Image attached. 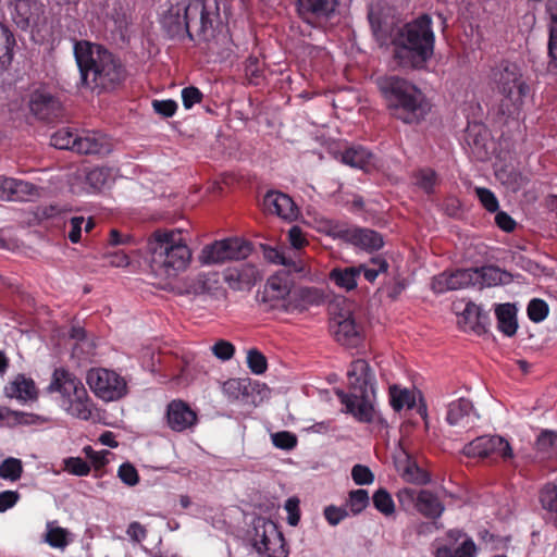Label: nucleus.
<instances>
[{
	"label": "nucleus",
	"mask_w": 557,
	"mask_h": 557,
	"mask_svg": "<svg viewBox=\"0 0 557 557\" xmlns=\"http://www.w3.org/2000/svg\"><path fill=\"white\" fill-rule=\"evenodd\" d=\"M471 286L492 287L499 284H508L511 275L497 267L487 265L476 269H468Z\"/></svg>",
	"instance_id": "nucleus-24"
},
{
	"label": "nucleus",
	"mask_w": 557,
	"mask_h": 557,
	"mask_svg": "<svg viewBox=\"0 0 557 557\" xmlns=\"http://www.w3.org/2000/svg\"><path fill=\"white\" fill-rule=\"evenodd\" d=\"M471 286V278L468 269L443 272L435 275L431 282V288L436 294H444L449 290L462 289Z\"/></svg>",
	"instance_id": "nucleus-22"
},
{
	"label": "nucleus",
	"mask_w": 557,
	"mask_h": 557,
	"mask_svg": "<svg viewBox=\"0 0 557 557\" xmlns=\"http://www.w3.org/2000/svg\"><path fill=\"white\" fill-rule=\"evenodd\" d=\"M15 45V38L11 29L0 23V70H4L11 64Z\"/></svg>",
	"instance_id": "nucleus-37"
},
{
	"label": "nucleus",
	"mask_w": 557,
	"mask_h": 557,
	"mask_svg": "<svg viewBox=\"0 0 557 557\" xmlns=\"http://www.w3.org/2000/svg\"><path fill=\"white\" fill-rule=\"evenodd\" d=\"M153 110L164 116L170 117L173 116L177 110V103L174 100H153L152 102Z\"/></svg>",
	"instance_id": "nucleus-64"
},
{
	"label": "nucleus",
	"mask_w": 557,
	"mask_h": 557,
	"mask_svg": "<svg viewBox=\"0 0 557 557\" xmlns=\"http://www.w3.org/2000/svg\"><path fill=\"white\" fill-rule=\"evenodd\" d=\"M321 231L333 237H344L363 249H380L383 246L382 236L369 228H344L337 222L325 220Z\"/></svg>",
	"instance_id": "nucleus-14"
},
{
	"label": "nucleus",
	"mask_w": 557,
	"mask_h": 557,
	"mask_svg": "<svg viewBox=\"0 0 557 557\" xmlns=\"http://www.w3.org/2000/svg\"><path fill=\"white\" fill-rule=\"evenodd\" d=\"M372 153L363 147L348 148L342 154V162L356 169L366 170L372 163Z\"/></svg>",
	"instance_id": "nucleus-38"
},
{
	"label": "nucleus",
	"mask_w": 557,
	"mask_h": 557,
	"mask_svg": "<svg viewBox=\"0 0 557 557\" xmlns=\"http://www.w3.org/2000/svg\"><path fill=\"white\" fill-rule=\"evenodd\" d=\"M264 257L274 264H281L288 269L289 272L298 273L302 276L307 275V264L300 259H294L286 255L284 249L274 247L263 248Z\"/></svg>",
	"instance_id": "nucleus-30"
},
{
	"label": "nucleus",
	"mask_w": 557,
	"mask_h": 557,
	"mask_svg": "<svg viewBox=\"0 0 557 557\" xmlns=\"http://www.w3.org/2000/svg\"><path fill=\"white\" fill-rule=\"evenodd\" d=\"M399 475L409 483L425 484L429 482L426 473L413 461L407 453L401 451L395 459Z\"/></svg>",
	"instance_id": "nucleus-28"
},
{
	"label": "nucleus",
	"mask_w": 557,
	"mask_h": 557,
	"mask_svg": "<svg viewBox=\"0 0 557 557\" xmlns=\"http://www.w3.org/2000/svg\"><path fill=\"white\" fill-rule=\"evenodd\" d=\"M445 507L440 498L431 491H419L418 508L417 510L426 518H440Z\"/></svg>",
	"instance_id": "nucleus-33"
},
{
	"label": "nucleus",
	"mask_w": 557,
	"mask_h": 557,
	"mask_svg": "<svg viewBox=\"0 0 557 557\" xmlns=\"http://www.w3.org/2000/svg\"><path fill=\"white\" fill-rule=\"evenodd\" d=\"M15 12L14 16L15 23L21 27H25L29 24V21L33 16L30 11V2L29 0H17L15 2Z\"/></svg>",
	"instance_id": "nucleus-58"
},
{
	"label": "nucleus",
	"mask_w": 557,
	"mask_h": 557,
	"mask_svg": "<svg viewBox=\"0 0 557 557\" xmlns=\"http://www.w3.org/2000/svg\"><path fill=\"white\" fill-rule=\"evenodd\" d=\"M344 307L332 310L330 329L335 339L347 347H357L363 338V330L356 321L350 308L344 302Z\"/></svg>",
	"instance_id": "nucleus-13"
},
{
	"label": "nucleus",
	"mask_w": 557,
	"mask_h": 557,
	"mask_svg": "<svg viewBox=\"0 0 557 557\" xmlns=\"http://www.w3.org/2000/svg\"><path fill=\"white\" fill-rule=\"evenodd\" d=\"M208 290L207 274L198 273L194 276H188L186 280V287L182 293L199 295Z\"/></svg>",
	"instance_id": "nucleus-51"
},
{
	"label": "nucleus",
	"mask_w": 557,
	"mask_h": 557,
	"mask_svg": "<svg viewBox=\"0 0 557 557\" xmlns=\"http://www.w3.org/2000/svg\"><path fill=\"white\" fill-rule=\"evenodd\" d=\"M250 252L251 247L247 242L238 237H230L205 246L200 251L199 262L203 265L219 264L245 259Z\"/></svg>",
	"instance_id": "nucleus-11"
},
{
	"label": "nucleus",
	"mask_w": 557,
	"mask_h": 557,
	"mask_svg": "<svg viewBox=\"0 0 557 557\" xmlns=\"http://www.w3.org/2000/svg\"><path fill=\"white\" fill-rule=\"evenodd\" d=\"M116 173L111 168H92L83 175L84 182H79L81 176L71 184L72 191L75 194H91L102 190L111 186L114 182Z\"/></svg>",
	"instance_id": "nucleus-16"
},
{
	"label": "nucleus",
	"mask_w": 557,
	"mask_h": 557,
	"mask_svg": "<svg viewBox=\"0 0 557 557\" xmlns=\"http://www.w3.org/2000/svg\"><path fill=\"white\" fill-rule=\"evenodd\" d=\"M298 13L302 20L313 24L318 18L330 17L337 7V0H298Z\"/></svg>",
	"instance_id": "nucleus-23"
},
{
	"label": "nucleus",
	"mask_w": 557,
	"mask_h": 557,
	"mask_svg": "<svg viewBox=\"0 0 557 557\" xmlns=\"http://www.w3.org/2000/svg\"><path fill=\"white\" fill-rule=\"evenodd\" d=\"M475 194L482 206L490 212H496L498 209V200L494 193L484 187L475 188Z\"/></svg>",
	"instance_id": "nucleus-60"
},
{
	"label": "nucleus",
	"mask_w": 557,
	"mask_h": 557,
	"mask_svg": "<svg viewBox=\"0 0 557 557\" xmlns=\"http://www.w3.org/2000/svg\"><path fill=\"white\" fill-rule=\"evenodd\" d=\"M50 393L58 394L59 406L70 416L87 421L91 418L95 405L83 382L65 369H55L48 386Z\"/></svg>",
	"instance_id": "nucleus-8"
},
{
	"label": "nucleus",
	"mask_w": 557,
	"mask_h": 557,
	"mask_svg": "<svg viewBox=\"0 0 557 557\" xmlns=\"http://www.w3.org/2000/svg\"><path fill=\"white\" fill-rule=\"evenodd\" d=\"M369 503L370 497L366 490H354L348 494L345 508H347L349 515L357 516L368 507Z\"/></svg>",
	"instance_id": "nucleus-40"
},
{
	"label": "nucleus",
	"mask_w": 557,
	"mask_h": 557,
	"mask_svg": "<svg viewBox=\"0 0 557 557\" xmlns=\"http://www.w3.org/2000/svg\"><path fill=\"white\" fill-rule=\"evenodd\" d=\"M4 200L9 201H29L39 196V191L32 183L8 177Z\"/></svg>",
	"instance_id": "nucleus-31"
},
{
	"label": "nucleus",
	"mask_w": 557,
	"mask_h": 557,
	"mask_svg": "<svg viewBox=\"0 0 557 557\" xmlns=\"http://www.w3.org/2000/svg\"><path fill=\"white\" fill-rule=\"evenodd\" d=\"M222 392L228 401H238L248 395L247 380L230 379L222 384Z\"/></svg>",
	"instance_id": "nucleus-39"
},
{
	"label": "nucleus",
	"mask_w": 557,
	"mask_h": 557,
	"mask_svg": "<svg viewBox=\"0 0 557 557\" xmlns=\"http://www.w3.org/2000/svg\"><path fill=\"white\" fill-rule=\"evenodd\" d=\"M548 314V306L542 299H532L528 306V315L533 322H542Z\"/></svg>",
	"instance_id": "nucleus-54"
},
{
	"label": "nucleus",
	"mask_w": 557,
	"mask_h": 557,
	"mask_svg": "<svg viewBox=\"0 0 557 557\" xmlns=\"http://www.w3.org/2000/svg\"><path fill=\"white\" fill-rule=\"evenodd\" d=\"M218 5L214 0H165L158 10V20L172 38L188 37L198 42L214 38Z\"/></svg>",
	"instance_id": "nucleus-1"
},
{
	"label": "nucleus",
	"mask_w": 557,
	"mask_h": 557,
	"mask_svg": "<svg viewBox=\"0 0 557 557\" xmlns=\"http://www.w3.org/2000/svg\"><path fill=\"white\" fill-rule=\"evenodd\" d=\"M463 454L469 457H487L492 455L504 459L512 457V450L508 442L497 435L476 437L463 447Z\"/></svg>",
	"instance_id": "nucleus-15"
},
{
	"label": "nucleus",
	"mask_w": 557,
	"mask_h": 557,
	"mask_svg": "<svg viewBox=\"0 0 557 557\" xmlns=\"http://www.w3.org/2000/svg\"><path fill=\"white\" fill-rule=\"evenodd\" d=\"M391 404L397 411H400L405 408L411 409L416 405V397L408 389H400L396 386H393L391 387Z\"/></svg>",
	"instance_id": "nucleus-42"
},
{
	"label": "nucleus",
	"mask_w": 557,
	"mask_h": 557,
	"mask_svg": "<svg viewBox=\"0 0 557 557\" xmlns=\"http://www.w3.org/2000/svg\"><path fill=\"white\" fill-rule=\"evenodd\" d=\"M152 272L161 278L172 280L185 272L191 262V250L181 230L154 231L148 239Z\"/></svg>",
	"instance_id": "nucleus-2"
},
{
	"label": "nucleus",
	"mask_w": 557,
	"mask_h": 557,
	"mask_svg": "<svg viewBox=\"0 0 557 557\" xmlns=\"http://www.w3.org/2000/svg\"><path fill=\"white\" fill-rule=\"evenodd\" d=\"M272 444L283 450H292L297 446V436L288 431H280L271 434Z\"/></svg>",
	"instance_id": "nucleus-48"
},
{
	"label": "nucleus",
	"mask_w": 557,
	"mask_h": 557,
	"mask_svg": "<svg viewBox=\"0 0 557 557\" xmlns=\"http://www.w3.org/2000/svg\"><path fill=\"white\" fill-rule=\"evenodd\" d=\"M536 445L539 450L546 453L549 457L557 455V432H542L537 437Z\"/></svg>",
	"instance_id": "nucleus-47"
},
{
	"label": "nucleus",
	"mask_w": 557,
	"mask_h": 557,
	"mask_svg": "<svg viewBox=\"0 0 557 557\" xmlns=\"http://www.w3.org/2000/svg\"><path fill=\"white\" fill-rule=\"evenodd\" d=\"M476 419L478 414L470 400L459 398L448 405L446 420L450 425L469 428Z\"/></svg>",
	"instance_id": "nucleus-25"
},
{
	"label": "nucleus",
	"mask_w": 557,
	"mask_h": 557,
	"mask_svg": "<svg viewBox=\"0 0 557 557\" xmlns=\"http://www.w3.org/2000/svg\"><path fill=\"white\" fill-rule=\"evenodd\" d=\"M376 84L394 116L403 122L419 123L430 113V101L412 83L398 76H382Z\"/></svg>",
	"instance_id": "nucleus-5"
},
{
	"label": "nucleus",
	"mask_w": 557,
	"mask_h": 557,
	"mask_svg": "<svg viewBox=\"0 0 557 557\" xmlns=\"http://www.w3.org/2000/svg\"><path fill=\"white\" fill-rule=\"evenodd\" d=\"M166 421L171 430L183 432L196 425L197 414L183 400H173L168 405Z\"/></svg>",
	"instance_id": "nucleus-21"
},
{
	"label": "nucleus",
	"mask_w": 557,
	"mask_h": 557,
	"mask_svg": "<svg viewBox=\"0 0 557 557\" xmlns=\"http://www.w3.org/2000/svg\"><path fill=\"white\" fill-rule=\"evenodd\" d=\"M86 381L94 394L104 401L117 400L127 393L125 379L113 370L104 368L90 369Z\"/></svg>",
	"instance_id": "nucleus-12"
},
{
	"label": "nucleus",
	"mask_w": 557,
	"mask_h": 557,
	"mask_svg": "<svg viewBox=\"0 0 557 557\" xmlns=\"http://www.w3.org/2000/svg\"><path fill=\"white\" fill-rule=\"evenodd\" d=\"M491 79L500 96V113L509 117H518L530 94V86L521 66L515 62H502L493 69Z\"/></svg>",
	"instance_id": "nucleus-7"
},
{
	"label": "nucleus",
	"mask_w": 557,
	"mask_h": 557,
	"mask_svg": "<svg viewBox=\"0 0 557 557\" xmlns=\"http://www.w3.org/2000/svg\"><path fill=\"white\" fill-rule=\"evenodd\" d=\"M92 13L99 20L106 22L107 20L116 18L117 0H92Z\"/></svg>",
	"instance_id": "nucleus-45"
},
{
	"label": "nucleus",
	"mask_w": 557,
	"mask_h": 557,
	"mask_svg": "<svg viewBox=\"0 0 557 557\" xmlns=\"http://www.w3.org/2000/svg\"><path fill=\"white\" fill-rule=\"evenodd\" d=\"M498 330L507 336H512L517 332L518 323L516 309L510 304H503L495 310Z\"/></svg>",
	"instance_id": "nucleus-36"
},
{
	"label": "nucleus",
	"mask_w": 557,
	"mask_h": 557,
	"mask_svg": "<svg viewBox=\"0 0 557 557\" xmlns=\"http://www.w3.org/2000/svg\"><path fill=\"white\" fill-rule=\"evenodd\" d=\"M293 281L284 271L269 277L265 284V297L272 301V307L287 312V304L294 295Z\"/></svg>",
	"instance_id": "nucleus-17"
},
{
	"label": "nucleus",
	"mask_w": 557,
	"mask_h": 557,
	"mask_svg": "<svg viewBox=\"0 0 557 557\" xmlns=\"http://www.w3.org/2000/svg\"><path fill=\"white\" fill-rule=\"evenodd\" d=\"M436 174L432 170H421L417 175V185L425 193H432L436 185Z\"/></svg>",
	"instance_id": "nucleus-62"
},
{
	"label": "nucleus",
	"mask_w": 557,
	"mask_h": 557,
	"mask_svg": "<svg viewBox=\"0 0 557 557\" xmlns=\"http://www.w3.org/2000/svg\"><path fill=\"white\" fill-rule=\"evenodd\" d=\"M48 419L35 413L11 410L0 406V425L14 428L16 425L42 424Z\"/></svg>",
	"instance_id": "nucleus-29"
},
{
	"label": "nucleus",
	"mask_w": 557,
	"mask_h": 557,
	"mask_svg": "<svg viewBox=\"0 0 557 557\" xmlns=\"http://www.w3.org/2000/svg\"><path fill=\"white\" fill-rule=\"evenodd\" d=\"M42 541L52 548L63 550L71 543L72 539L67 529L58 525L57 521H48Z\"/></svg>",
	"instance_id": "nucleus-34"
},
{
	"label": "nucleus",
	"mask_w": 557,
	"mask_h": 557,
	"mask_svg": "<svg viewBox=\"0 0 557 557\" xmlns=\"http://www.w3.org/2000/svg\"><path fill=\"white\" fill-rule=\"evenodd\" d=\"M323 515L327 523L335 527L346 519L349 516V512L345 507L330 505L324 508Z\"/></svg>",
	"instance_id": "nucleus-57"
},
{
	"label": "nucleus",
	"mask_w": 557,
	"mask_h": 557,
	"mask_svg": "<svg viewBox=\"0 0 557 557\" xmlns=\"http://www.w3.org/2000/svg\"><path fill=\"white\" fill-rule=\"evenodd\" d=\"M549 39H548V55L557 67V5L549 4Z\"/></svg>",
	"instance_id": "nucleus-46"
},
{
	"label": "nucleus",
	"mask_w": 557,
	"mask_h": 557,
	"mask_svg": "<svg viewBox=\"0 0 557 557\" xmlns=\"http://www.w3.org/2000/svg\"><path fill=\"white\" fill-rule=\"evenodd\" d=\"M64 470L70 474L77 476L88 475L90 466L81 457H69L63 460Z\"/></svg>",
	"instance_id": "nucleus-49"
},
{
	"label": "nucleus",
	"mask_w": 557,
	"mask_h": 557,
	"mask_svg": "<svg viewBox=\"0 0 557 557\" xmlns=\"http://www.w3.org/2000/svg\"><path fill=\"white\" fill-rule=\"evenodd\" d=\"M212 354L220 360H230L235 352V347L231 342L220 339L211 347Z\"/></svg>",
	"instance_id": "nucleus-61"
},
{
	"label": "nucleus",
	"mask_w": 557,
	"mask_h": 557,
	"mask_svg": "<svg viewBox=\"0 0 557 557\" xmlns=\"http://www.w3.org/2000/svg\"><path fill=\"white\" fill-rule=\"evenodd\" d=\"M372 502L374 508L385 517H391L395 513L394 499L385 488H379L373 494Z\"/></svg>",
	"instance_id": "nucleus-43"
},
{
	"label": "nucleus",
	"mask_w": 557,
	"mask_h": 557,
	"mask_svg": "<svg viewBox=\"0 0 557 557\" xmlns=\"http://www.w3.org/2000/svg\"><path fill=\"white\" fill-rule=\"evenodd\" d=\"M284 509L287 512L288 524L292 527H296L300 520L299 499L296 497H289L285 502Z\"/></svg>",
	"instance_id": "nucleus-63"
},
{
	"label": "nucleus",
	"mask_w": 557,
	"mask_h": 557,
	"mask_svg": "<svg viewBox=\"0 0 557 557\" xmlns=\"http://www.w3.org/2000/svg\"><path fill=\"white\" fill-rule=\"evenodd\" d=\"M542 506L552 512H557V485L547 484L541 493Z\"/></svg>",
	"instance_id": "nucleus-59"
},
{
	"label": "nucleus",
	"mask_w": 557,
	"mask_h": 557,
	"mask_svg": "<svg viewBox=\"0 0 557 557\" xmlns=\"http://www.w3.org/2000/svg\"><path fill=\"white\" fill-rule=\"evenodd\" d=\"M5 394L11 398L27 401L37 398V388L35 382L25 375H17L8 386Z\"/></svg>",
	"instance_id": "nucleus-32"
},
{
	"label": "nucleus",
	"mask_w": 557,
	"mask_h": 557,
	"mask_svg": "<svg viewBox=\"0 0 557 557\" xmlns=\"http://www.w3.org/2000/svg\"><path fill=\"white\" fill-rule=\"evenodd\" d=\"M252 545L261 557H288L283 534L277 525L265 518H257L253 523Z\"/></svg>",
	"instance_id": "nucleus-10"
},
{
	"label": "nucleus",
	"mask_w": 557,
	"mask_h": 557,
	"mask_svg": "<svg viewBox=\"0 0 557 557\" xmlns=\"http://www.w3.org/2000/svg\"><path fill=\"white\" fill-rule=\"evenodd\" d=\"M388 264L381 257L372 258L369 262L360 264V273H363L366 280L370 283L374 282L380 273L387 271Z\"/></svg>",
	"instance_id": "nucleus-44"
},
{
	"label": "nucleus",
	"mask_w": 557,
	"mask_h": 557,
	"mask_svg": "<svg viewBox=\"0 0 557 557\" xmlns=\"http://www.w3.org/2000/svg\"><path fill=\"white\" fill-rule=\"evenodd\" d=\"M351 478L357 485H370L374 482L373 472L363 465H355L352 467Z\"/></svg>",
	"instance_id": "nucleus-56"
},
{
	"label": "nucleus",
	"mask_w": 557,
	"mask_h": 557,
	"mask_svg": "<svg viewBox=\"0 0 557 557\" xmlns=\"http://www.w3.org/2000/svg\"><path fill=\"white\" fill-rule=\"evenodd\" d=\"M117 476L128 486H135L139 482L138 471L129 462H124L119 467Z\"/></svg>",
	"instance_id": "nucleus-55"
},
{
	"label": "nucleus",
	"mask_w": 557,
	"mask_h": 557,
	"mask_svg": "<svg viewBox=\"0 0 557 557\" xmlns=\"http://www.w3.org/2000/svg\"><path fill=\"white\" fill-rule=\"evenodd\" d=\"M83 453L90 460V462L96 469H100L108 465L110 461V457L112 456V453L107 449L97 451L91 446H85L83 448Z\"/></svg>",
	"instance_id": "nucleus-52"
},
{
	"label": "nucleus",
	"mask_w": 557,
	"mask_h": 557,
	"mask_svg": "<svg viewBox=\"0 0 557 557\" xmlns=\"http://www.w3.org/2000/svg\"><path fill=\"white\" fill-rule=\"evenodd\" d=\"M247 364L250 371L257 375L263 374L268 368L265 357L257 349L248 350Z\"/></svg>",
	"instance_id": "nucleus-50"
},
{
	"label": "nucleus",
	"mask_w": 557,
	"mask_h": 557,
	"mask_svg": "<svg viewBox=\"0 0 557 557\" xmlns=\"http://www.w3.org/2000/svg\"><path fill=\"white\" fill-rule=\"evenodd\" d=\"M434 42L432 20L422 15L398 32L394 39L395 59L403 67L421 69L432 58Z\"/></svg>",
	"instance_id": "nucleus-6"
},
{
	"label": "nucleus",
	"mask_w": 557,
	"mask_h": 557,
	"mask_svg": "<svg viewBox=\"0 0 557 557\" xmlns=\"http://www.w3.org/2000/svg\"><path fill=\"white\" fill-rule=\"evenodd\" d=\"M448 543L437 547L435 557H475L476 546L471 537L460 530H449Z\"/></svg>",
	"instance_id": "nucleus-18"
},
{
	"label": "nucleus",
	"mask_w": 557,
	"mask_h": 557,
	"mask_svg": "<svg viewBox=\"0 0 557 557\" xmlns=\"http://www.w3.org/2000/svg\"><path fill=\"white\" fill-rule=\"evenodd\" d=\"M323 290L315 287H304L294 290L290 302L287 304V313L301 312L309 307L319 306L325 301Z\"/></svg>",
	"instance_id": "nucleus-26"
},
{
	"label": "nucleus",
	"mask_w": 557,
	"mask_h": 557,
	"mask_svg": "<svg viewBox=\"0 0 557 557\" xmlns=\"http://www.w3.org/2000/svg\"><path fill=\"white\" fill-rule=\"evenodd\" d=\"M225 283L234 290L250 289L260 280L258 269L251 263L227 268L223 274Z\"/></svg>",
	"instance_id": "nucleus-20"
},
{
	"label": "nucleus",
	"mask_w": 557,
	"mask_h": 557,
	"mask_svg": "<svg viewBox=\"0 0 557 557\" xmlns=\"http://www.w3.org/2000/svg\"><path fill=\"white\" fill-rule=\"evenodd\" d=\"M23 473L22 460L14 457H8L0 462V478L11 482L21 479Z\"/></svg>",
	"instance_id": "nucleus-41"
},
{
	"label": "nucleus",
	"mask_w": 557,
	"mask_h": 557,
	"mask_svg": "<svg viewBox=\"0 0 557 557\" xmlns=\"http://www.w3.org/2000/svg\"><path fill=\"white\" fill-rule=\"evenodd\" d=\"M51 145L58 149H67L84 154L110 153L114 147L113 140L99 132H73L61 128L51 137Z\"/></svg>",
	"instance_id": "nucleus-9"
},
{
	"label": "nucleus",
	"mask_w": 557,
	"mask_h": 557,
	"mask_svg": "<svg viewBox=\"0 0 557 557\" xmlns=\"http://www.w3.org/2000/svg\"><path fill=\"white\" fill-rule=\"evenodd\" d=\"M29 108L38 119L50 120L58 115L60 102L49 92L36 90L32 94Z\"/></svg>",
	"instance_id": "nucleus-27"
},
{
	"label": "nucleus",
	"mask_w": 557,
	"mask_h": 557,
	"mask_svg": "<svg viewBox=\"0 0 557 557\" xmlns=\"http://www.w3.org/2000/svg\"><path fill=\"white\" fill-rule=\"evenodd\" d=\"M360 269H357V267L335 268L330 272V280L338 288L349 292L357 287Z\"/></svg>",
	"instance_id": "nucleus-35"
},
{
	"label": "nucleus",
	"mask_w": 557,
	"mask_h": 557,
	"mask_svg": "<svg viewBox=\"0 0 557 557\" xmlns=\"http://www.w3.org/2000/svg\"><path fill=\"white\" fill-rule=\"evenodd\" d=\"M264 210L271 214L292 222L299 215V209L294 200L281 191H269L263 198Z\"/></svg>",
	"instance_id": "nucleus-19"
},
{
	"label": "nucleus",
	"mask_w": 557,
	"mask_h": 557,
	"mask_svg": "<svg viewBox=\"0 0 557 557\" xmlns=\"http://www.w3.org/2000/svg\"><path fill=\"white\" fill-rule=\"evenodd\" d=\"M347 384L349 393L336 389V395L344 405L343 411L359 422H371L374 417L376 380L366 360L358 359L350 363L347 370Z\"/></svg>",
	"instance_id": "nucleus-4"
},
{
	"label": "nucleus",
	"mask_w": 557,
	"mask_h": 557,
	"mask_svg": "<svg viewBox=\"0 0 557 557\" xmlns=\"http://www.w3.org/2000/svg\"><path fill=\"white\" fill-rule=\"evenodd\" d=\"M74 54L86 86L109 89L119 85L125 77L121 63L99 45L86 40L76 41Z\"/></svg>",
	"instance_id": "nucleus-3"
},
{
	"label": "nucleus",
	"mask_w": 557,
	"mask_h": 557,
	"mask_svg": "<svg viewBox=\"0 0 557 557\" xmlns=\"http://www.w3.org/2000/svg\"><path fill=\"white\" fill-rule=\"evenodd\" d=\"M397 500L404 510L418 508L419 492L413 488L404 487L396 494Z\"/></svg>",
	"instance_id": "nucleus-53"
}]
</instances>
